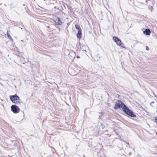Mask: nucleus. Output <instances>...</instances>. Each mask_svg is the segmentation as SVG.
<instances>
[{
  "instance_id": "f03ea898",
  "label": "nucleus",
  "mask_w": 157,
  "mask_h": 157,
  "mask_svg": "<svg viewBox=\"0 0 157 157\" xmlns=\"http://www.w3.org/2000/svg\"><path fill=\"white\" fill-rule=\"evenodd\" d=\"M10 98L11 101L15 103L21 102L19 97L17 95L10 96Z\"/></svg>"
},
{
  "instance_id": "39448f33",
  "label": "nucleus",
  "mask_w": 157,
  "mask_h": 157,
  "mask_svg": "<svg viewBox=\"0 0 157 157\" xmlns=\"http://www.w3.org/2000/svg\"><path fill=\"white\" fill-rule=\"evenodd\" d=\"M123 104H124L121 101L119 100H118L117 101V102L115 103L114 108L115 109H116L120 107L121 108V106Z\"/></svg>"
},
{
  "instance_id": "ddd939ff",
  "label": "nucleus",
  "mask_w": 157,
  "mask_h": 157,
  "mask_svg": "<svg viewBox=\"0 0 157 157\" xmlns=\"http://www.w3.org/2000/svg\"><path fill=\"white\" fill-rule=\"evenodd\" d=\"M77 58H79L80 57L79 56H77Z\"/></svg>"
},
{
  "instance_id": "6e6552de",
  "label": "nucleus",
  "mask_w": 157,
  "mask_h": 157,
  "mask_svg": "<svg viewBox=\"0 0 157 157\" xmlns=\"http://www.w3.org/2000/svg\"><path fill=\"white\" fill-rule=\"evenodd\" d=\"M77 36L79 39L81 38L82 36V31H78L77 34Z\"/></svg>"
},
{
  "instance_id": "f8f14e48",
  "label": "nucleus",
  "mask_w": 157,
  "mask_h": 157,
  "mask_svg": "<svg viewBox=\"0 0 157 157\" xmlns=\"http://www.w3.org/2000/svg\"><path fill=\"white\" fill-rule=\"evenodd\" d=\"M155 122H156V124H157V118H156L155 119Z\"/></svg>"
},
{
  "instance_id": "f257e3e1",
  "label": "nucleus",
  "mask_w": 157,
  "mask_h": 157,
  "mask_svg": "<svg viewBox=\"0 0 157 157\" xmlns=\"http://www.w3.org/2000/svg\"><path fill=\"white\" fill-rule=\"evenodd\" d=\"M121 108L128 115L133 117H136V115L124 104H122L121 106Z\"/></svg>"
},
{
  "instance_id": "423d86ee",
  "label": "nucleus",
  "mask_w": 157,
  "mask_h": 157,
  "mask_svg": "<svg viewBox=\"0 0 157 157\" xmlns=\"http://www.w3.org/2000/svg\"><path fill=\"white\" fill-rule=\"evenodd\" d=\"M55 21L57 25H60L62 24V22L59 18H56V19L55 20Z\"/></svg>"
},
{
  "instance_id": "7ed1b4c3",
  "label": "nucleus",
  "mask_w": 157,
  "mask_h": 157,
  "mask_svg": "<svg viewBox=\"0 0 157 157\" xmlns=\"http://www.w3.org/2000/svg\"><path fill=\"white\" fill-rule=\"evenodd\" d=\"M113 38L114 41L117 45L122 47L124 48L123 44H122L121 40L117 37L116 36H114Z\"/></svg>"
},
{
  "instance_id": "1a4fd4ad",
  "label": "nucleus",
  "mask_w": 157,
  "mask_h": 157,
  "mask_svg": "<svg viewBox=\"0 0 157 157\" xmlns=\"http://www.w3.org/2000/svg\"><path fill=\"white\" fill-rule=\"evenodd\" d=\"M75 28L78 30V31H81V28L78 25H75Z\"/></svg>"
},
{
  "instance_id": "9d476101",
  "label": "nucleus",
  "mask_w": 157,
  "mask_h": 157,
  "mask_svg": "<svg viewBox=\"0 0 157 157\" xmlns=\"http://www.w3.org/2000/svg\"><path fill=\"white\" fill-rule=\"evenodd\" d=\"M86 48L87 47L85 45H82L81 46V48L82 49V51H84L86 52Z\"/></svg>"
},
{
  "instance_id": "0eeeda50",
  "label": "nucleus",
  "mask_w": 157,
  "mask_h": 157,
  "mask_svg": "<svg viewBox=\"0 0 157 157\" xmlns=\"http://www.w3.org/2000/svg\"><path fill=\"white\" fill-rule=\"evenodd\" d=\"M150 29H145V31L144 32V33L146 35H149L150 34Z\"/></svg>"
},
{
  "instance_id": "9b49d317",
  "label": "nucleus",
  "mask_w": 157,
  "mask_h": 157,
  "mask_svg": "<svg viewBox=\"0 0 157 157\" xmlns=\"http://www.w3.org/2000/svg\"><path fill=\"white\" fill-rule=\"evenodd\" d=\"M7 36L10 39V40H13V39L12 38L11 36L8 33H7Z\"/></svg>"
},
{
  "instance_id": "20e7f679",
  "label": "nucleus",
  "mask_w": 157,
  "mask_h": 157,
  "mask_svg": "<svg viewBox=\"0 0 157 157\" xmlns=\"http://www.w3.org/2000/svg\"><path fill=\"white\" fill-rule=\"evenodd\" d=\"M11 109L13 112L15 113L19 112L20 109L18 107L15 105H12L11 106Z\"/></svg>"
},
{
  "instance_id": "4468645a",
  "label": "nucleus",
  "mask_w": 157,
  "mask_h": 157,
  "mask_svg": "<svg viewBox=\"0 0 157 157\" xmlns=\"http://www.w3.org/2000/svg\"><path fill=\"white\" fill-rule=\"evenodd\" d=\"M153 103V102H151V103Z\"/></svg>"
}]
</instances>
